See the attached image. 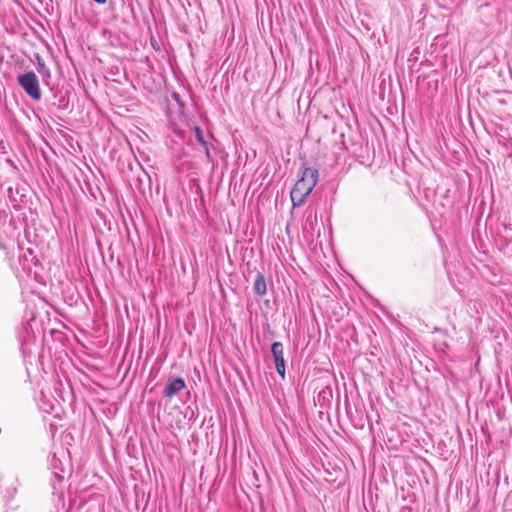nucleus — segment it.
Returning <instances> with one entry per match:
<instances>
[{
	"mask_svg": "<svg viewBox=\"0 0 512 512\" xmlns=\"http://www.w3.org/2000/svg\"><path fill=\"white\" fill-rule=\"evenodd\" d=\"M319 178L317 169L305 167L302 169L300 178L296 181L290 192V198L294 207L302 205L308 195L316 186Z\"/></svg>",
	"mask_w": 512,
	"mask_h": 512,
	"instance_id": "obj_1",
	"label": "nucleus"
},
{
	"mask_svg": "<svg viewBox=\"0 0 512 512\" xmlns=\"http://www.w3.org/2000/svg\"><path fill=\"white\" fill-rule=\"evenodd\" d=\"M18 82L32 99L39 100L41 98L39 82L34 72H27L23 75H19Z\"/></svg>",
	"mask_w": 512,
	"mask_h": 512,
	"instance_id": "obj_2",
	"label": "nucleus"
},
{
	"mask_svg": "<svg viewBox=\"0 0 512 512\" xmlns=\"http://www.w3.org/2000/svg\"><path fill=\"white\" fill-rule=\"evenodd\" d=\"M271 353L273 356L274 364L279 376L285 378V360H284V347L281 342H274L271 345Z\"/></svg>",
	"mask_w": 512,
	"mask_h": 512,
	"instance_id": "obj_3",
	"label": "nucleus"
},
{
	"mask_svg": "<svg viewBox=\"0 0 512 512\" xmlns=\"http://www.w3.org/2000/svg\"><path fill=\"white\" fill-rule=\"evenodd\" d=\"M184 388H185V383H184L183 379L176 378L173 381H171L165 388V396L168 398H171Z\"/></svg>",
	"mask_w": 512,
	"mask_h": 512,
	"instance_id": "obj_4",
	"label": "nucleus"
},
{
	"mask_svg": "<svg viewBox=\"0 0 512 512\" xmlns=\"http://www.w3.org/2000/svg\"><path fill=\"white\" fill-rule=\"evenodd\" d=\"M253 289H254V292L259 296H263L266 294L267 285H266L265 277L262 273H258L256 275Z\"/></svg>",
	"mask_w": 512,
	"mask_h": 512,
	"instance_id": "obj_5",
	"label": "nucleus"
},
{
	"mask_svg": "<svg viewBox=\"0 0 512 512\" xmlns=\"http://www.w3.org/2000/svg\"><path fill=\"white\" fill-rule=\"evenodd\" d=\"M38 72L42 75L43 77V80L45 81L46 79L50 78V71L49 69L46 67L45 63L40 59L38 58Z\"/></svg>",
	"mask_w": 512,
	"mask_h": 512,
	"instance_id": "obj_6",
	"label": "nucleus"
},
{
	"mask_svg": "<svg viewBox=\"0 0 512 512\" xmlns=\"http://www.w3.org/2000/svg\"><path fill=\"white\" fill-rule=\"evenodd\" d=\"M194 133H195V137L197 139V141L202 145L204 146L205 148L207 147V143L204 139V135H203V131L201 130L200 127L198 126H195L194 127Z\"/></svg>",
	"mask_w": 512,
	"mask_h": 512,
	"instance_id": "obj_7",
	"label": "nucleus"
},
{
	"mask_svg": "<svg viewBox=\"0 0 512 512\" xmlns=\"http://www.w3.org/2000/svg\"><path fill=\"white\" fill-rule=\"evenodd\" d=\"M94 1L98 4H104L106 2V0H94Z\"/></svg>",
	"mask_w": 512,
	"mask_h": 512,
	"instance_id": "obj_8",
	"label": "nucleus"
}]
</instances>
